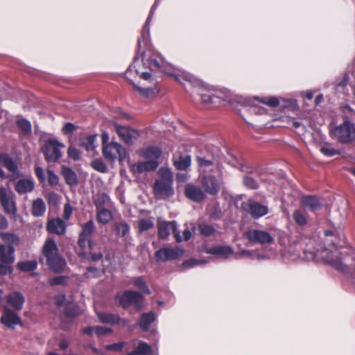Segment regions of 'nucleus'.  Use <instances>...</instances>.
Returning <instances> with one entry per match:
<instances>
[{
    "mask_svg": "<svg viewBox=\"0 0 355 355\" xmlns=\"http://www.w3.org/2000/svg\"><path fill=\"white\" fill-rule=\"evenodd\" d=\"M313 241H310L307 248L305 250L306 253L312 255L311 259L316 261H322L329 264L334 269L339 270L343 273H347L350 271V267L345 261L344 259L334 254V253L327 248H323L319 245L317 248L312 250Z\"/></svg>",
    "mask_w": 355,
    "mask_h": 355,
    "instance_id": "nucleus-1",
    "label": "nucleus"
},
{
    "mask_svg": "<svg viewBox=\"0 0 355 355\" xmlns=\"http://www.w3.org/2000/svg\"><path fill=\"white\" fill-rule=\"evenodd\" d=\"M82 231L79 234L78 245L82 251L79 252V255L83 258L91 259L92 261H98L101 259L103 255L101 253H92L91 252L92 248V242L90 236L94 231V223L92 220L81 225Z\"/></svg>",
    "mask_w": 355,
    "mask_h": 355,
    "instance_id": "nucleus-2",
    "label": "nucleus"
},
{
    "mask_svg": "<svg viewBox=\"0 0 355 355\" xmlns=\"http://www.w3.org/2000/svg\"><path fill=\"white\" fill-rule=\"evenodd\" d=\"M42 257L46 259L47 265L54 272H61L66 267V261L59 254L58 245L52 238H47L45 241Z\"/></svg>",
    "mask_w": 355,
    "mask_h": 355,
    "instance_id": "nucleus-3",
    "label": "nucleus"
},
{
    "mask_svg": "<svg viewBox=\"0 0 355 355\" xmlns=\"http://www.w3.org/2000/svg\"><path fill=\"white\" fill-rule=\"evenodd\" d=\"M159 178L154 184V193L157 198H166L173 195V173L170 169L161 168L159 170Z\"/></svg>",
    "mask_w": 355,
    "mask_h": 355,
    "instance_id": "nucleus-4",
    "label": "nucleus"
},
{
    "mask_svg": "<svg viewBox=\"0 0 355 355\" xmlns=\"http://www.w3.org/2000/svg\"><path fill=\"white\" fill-rule=\"evenodd\" d=\"M330 136L342 144H349L355 141V123L349 119L332 128Z\"/></svg>",
    "mask_w": 355,
    "mask_h": 355,
    "instance_id": "nucleus-5",
    "label": "nucleus"
},
{
    "mask_svg": "<svg viewBox=\"0 0 355 355\" xmlns=\"http://www.w3.org/2000/svg\"><path fill=\"white\" fill-rule=\"evenodd\" d=\"M139 65L140 62L137 60H135L133 63L129 67L128 70L125 71V77L128 81H130L132 83L134 89L136 91H137L140 95L145 97H149L153 94V89L150 88H143L132 83L131 76L134 73H135L139 78H141L144 80H149L151 77V73L149 72L140 73L137 69V67H139Z\"/></svg>",
    "mask_w": 355,
    "mask_h": 355,
    "instance_id": "nucleus-6",
    "label": "nucleus"
},
{
    "mask_svg": "<svg viewBox=\"0 0 355 355\" xmlns=\"http://www.w3.org/2000/svg\"><path fill=\"white\" fill-rule=\"evenodd\" d=\"M119 304L126 309L130 305H134L137 310H141L143 307L144 296L133 291H127L122 294L116 296Z\"/></svg>",
    "mask_w": 355,
    "mask_h": 355,
    "instance_id": "nucleus-7",
    "label": "nucleus"
},
{
    "mask_svg": "<svg viewBox=\"0 0 355 355\" xmlns=\"http://www.w3.org/2000/svg\"><path fill=\"white\" fill-rule=\"evenodd\" d=\"M157 235L161 239L168 238L172 232L177 242L182 241L180 232L177 230V223L175 221H166L161 218L157 220Z\"/></svg>",
    "mask_w": 355,
    "mask_h": 355,
    "instance_id": "nucleus-8",
    "label": "nucleus"
},
{
    "mask_svg": "<svg viewBox=\"0 0 355 355\" xmlns=\"http://www.w3.org/2000/svg\"><path fill=\"white\" fill-rule=\"evenodd\" d=\"M64 147V144L60 143L58 140L49 139L45 142L42 150L46 161L55 162L61 157L60 149Z\"/></svg>",
    "mask_w": 355,
    "mask_h": 355,
    "instance_id": "nucleus-9",
    "label": "nucleus"
},
{
    "mask_svg": "<svg viewBox=\"0 0 355 355\" xmlns=\"http://www.w3.org/2000/svg\"><path fill=\"white\" fill-rule=\"evenodd\" d=\"M103 155L106 159L111 162H114L116 159L121 162L126 157V150L121 144L111 142L103 146Z\"/></svg>",
    "mask_w": 355,
    "mask_h": 355,
    "instance_id": "nucleus-10",
    "label": "nucleus"
},
{
    "mask_svg": "<svg viewBox=\"0 0 355 355\" xmlns=\"http://www.w3.org/2000/svg\"><path fill=\"white\" fill-rule=\"evenodd\" d=\"M0 202L5 212L15 216L17 213L16 203L14 200V193L4 187H0Z\"/></svg>",
    "mask_w": 355,
    "mask_h": 355,
    "instance_id": "nucleus-11",
    "label": "nucleus"
},
{
    "mask_svg": "<svg viewBox=\"0 0 355 355\" xmlns=\"http://www.w3.org/2000/svg\"><path fill=\"white\" fill-rule=\"evenodd\" d=\"M241 208L253 218H260L268 214V207L252 200L242 202Z\"/></svg>",
    "mask_w": 355,
    "mask_h": 355,
    "instance_id": "nucleus-12",
    "label": "nucleus"
},
{
    "mask_svg": "<svg viewBox=\"0 0 355 355\" xmlns=\"http://www.w3.org/2000/svg\"><path fill=\"white\" fill-rule=\"evenodd\" d=\"M184 254V250L180 247L162 248L156 251L155 257L157 260L166 261L168 260L177 259Z\"/></svg>",
    "mask_w": 355,
    "mask_h": 355,
    "instance_id": "nucleus-13",
    "label": "nucleus"
},
{
    "mask_svg": "<svg viewBox=\"0 0 355 355\" xmlns=\"http://www.w3.org/2000/svg\"><path fill=\"white\" fill-rule=\"evenodd\" d=\"M200 184L206 193L215 196L219 192L223 182L214 175H204Z\"/></svg>",
    "mask_w": 355,
    "mask_h": 355,
    "instance_id": "nucleus-14",
    "label": "nucleus"
},
{
    "mask_svg": "<svg viewBox=\"0 0 355 355\" xmlns=\"http://www.w3.org/2000/svg\"><path fill=\"white\" fill-rule=\"evenodd\" d=\"M245 236L249 241L259 244H270L272 243V236L266 231L259 230H252L245 233Z\"/></svg>",
    "mask_w": 355,
    "mask_h": 355,
    "instance_id": "nucleus-15",
    "label": "nucleus"
},
{
    "mask_svg": "<svg viewBox=\"0 0 355 355\" xmlns=\"http://www.w3.org/2000/svg\"><path fill=\"white\" fill-rule=\"evenodd\" d=\"M119 137L126 143H131L139 137L138 130L128 126H121L117 123L113 125Z\"/></svg>",
    "mask_w": 355,
    "mask_h": 355,
    "instance_id": "nucleus-16",
    "label": "nucleus"
},
{
    "mask_svg": "<svg viewBox=\"0 0 355 355\" xmlns=\"http://www.w3.org/2000/svg\"><path fill=\"white\" fill-rule=\"evenodd\" d=\"M1 322L7 327L11 328L15 325L20 324L21 319L16 311L11 310L6 306H3V312Z\"/></svg>",
    "mask_w": 355,
    "mask_h": 355,
    "instance_id": "nucleus-17",
    "label": "nucleus"
},
{
    "mask_svg": "<svg viewBox=\"0 0 355 355\" xmlns=\"http://www.w3.org/2000/svg\"><path fill=\"white\" fill-rule=\"evenodd\" d=\"M185 196L194 202H201L206 198L205 193L199 187L188 184L184 188Z\"/></svg>",
    "mask_w": 355,
    "mask_h": 355,
    "instance_id": "nucleus-18",
    "label": "nucleus"
},
{
    "mask_svg": "<svg viewBox=\"0 0 355 355\" xmlns=\"http://www.w3.org/2000/svg\"><path fill=\"white\" fill-rule=\"evenodd\" d=\"M158 167V164L153 162H138L130 166V171L134 174L154 171Z\"/></svg>",
    "mask_w": 355,
    "mask_h": 355,
    "instance_id": "nucleus-19",
    "label": "nucleus"
},
{
    "mask_svg": "<svg viewBox=\"0 0 355 355\" xmlns=\"http://www.w3.org/2000/svg\"><path fill=\"white\" fill-rule=\"evenodd\" d=\"M98 317L103 323L116 324L122 327H126L129 322L127 319L120 318L116 314L100 313L98 314Z\"/></svg>",
    "mask_w": 355,
    "mask_h": 355,
    "instance_id": "nucleus-20",
    "label": "nucleus"
},
{
    "mask_svg": "<svg viewBox=\"0 0 355 355\" xmlns=\"http://www.w3.org/2000/svg\"><path fill=\"white\" fill-rule=\"evenodd\" d=\"M46 230L51 233L63 235L66 232L65 222L58 218H52L47 222Z\"/></svg>",
    "mask_w": 355,
    "mask_h": 355,
    "instance_id": "nucleus-21",
    "label": "nucleus"
},
{
    "mask_svg": "<svg viewBox=\"0 0 355 355\" xmlns=\"http://www.w3.org/2000/svg\"><path fill=\"white\" fill-rule=\"evenodd\" d=\"M138 153L146 161L153 162L159 164L158 159L162 155V151L158 148L149 147L140 150Z\"/></svg>",
    "mask_w": 355,
    "mask_h": 355,
    "instance_id": "nucleus-22",
    "label": "nucleus"
},
{
    "mask_svg": "<svg viewBox=\"0 0 355 355\" xmlns=\"http://www.w3.org/2000/svg\"><path fill=\"white\" fill-rule=\"evenodd\" d=\"M6 302L16 311H20L23 308L25 299L21 293L13 292L6 296Z\"/></svg>",
    "mask_w": 355,
    "mask_h": 355,
    "instance_id": "nucleus-23",
    "label": "nucleus"
},
{
    "mask_svg": "<svg viewBox=\"0 0 355 355\" xmlns=\"http://www.w3.org/2000/svg\"><path fill=\"white\" fill-rule=\"evenodd\" d=\"M15 248L10 245H0V261L3 263H12L15 261Z\"/></svg>",
    "mask_w": 355,
    "mask_h": 355,
    "instance_id": "nucleus-24",
    "label": "nucleus"
},
{
    "mask_svg": "<svg viewBox=\"0 0 355 355\" xmlns=\"http://www.w3.org/2000/svg\"><path fill=\"white\" fill-rule=\"evenodd\" d=\"M206 252L209 254L218 255L227 259L234 253V250L229 245H215L208 248Z\"/></svg>",
    "mask_w": 355,
    "mask_h": 355,
    "instance_id": "nucleus-25",
    "label": "nucleus"
},
{
    "mask_svg": "<svg viewBox=\"0 0 355 355\" xmlns=\"http://www.w3.org/2000/svg\"><path fill=\"white\" fill-rule=\"evenodd\" d=\"M1 162L3 166H5L9 171L12 173V179L17 178L20 176L18 171L17 164L10 157L7 155L3 156L0 158Z\"/></svg>",
    "mask_w": 355,
    "mask_h": 355,
    "instance_id": "nucleus-26",
    "label": "nucleus"
},
{
    "mask_svg": "<svg viewBox=\"0 0 355 355\" xmlns=\"http://www.w3.org/2000/svg\"><path fill=\"white\" fill-rule=\"evenodd\" d=\"M34 189V182L28 179L19 180L15 184V189L19 194L31 192Z\"/></svg>",
    "mask_w": 355,
    "mask_h": 355,
    "instance_id": "nucleus-27",
    "label": "nucleus"
},
{
    "mask_svg": "<svg viewBox=\"0 0 355 355\" xmlns=\"http://www.w3.org/2000/svg\"><path fill=\"white\" fill-rule=\"evenodd\" d=\"M302 204L309 208L312 211H316L322 207V203L320 200L313 196H306L302 198Z\"/></svg>",
    "mask_w": 355,
    "mask_h": 355,
    "instance_id": "nucleus-28",
    "label": "nucleus"
},
{
    "mask_svg": "<svg viewBox=\"0 0 355 355\" xmlns=\"http://www.w3.org/2000/svg\"><path fill=\"white\" fill-rule=\"evenodd\" d=\"M218 106L227 103H234L236 101V96L230 90H223L218 92Z\"/></svg>",
    "mask_w": 355,
    "mask_h": 355,
    "instance_id": "nucleus-29",
    "label": "nucleus"
},
{
    "mask_svg": "<svg viewBox=\"0 0 355 355\" xmlns=\"http://www.w3.org/2000/svg\"><path fill=\"white\" fill-rule=\"evenodd\" d=\"M66 183L70 186H76L78 184V177L76 173L70 168L63 166L61 171Z\"/></svg>",
    "mask_w": 355,
    "mask_h": 355,
    "instance_id": "nucleus-30",
    "label": "nucleus"
},
{
    "mask_svg": "<svg viewBox=\"0 0 355 355\" xmlns=\"http://www.w3.org/2000/svg\"><path fill=\"white\" fill-rule=\"evenodd\" d=\"M191 157L189 155H180L177 158L173 157V165L176 169L185 171L191 166Z\"/></svg>",
    "mask_w": 355,
    "mask_h": 355,
    "instance_id": "nucleus-31",
    "label": "nucleus"
},
{
    "mask_svg": "<svg viewBox=\"0 0 355 355\" xmlns=\"http://www.w3.org/2000/svg\"><path fill=\"white\" fill-rule=\"evenodd\" d=\"M155 320V316L153 312L146 313L141 315L138 320V324L143 331H147Z\"/></svg>",
    "mask_w": 355,
    "mask_h": 355,
    "instance_id": "nucleus-32",
    "label": "nucleus"
},
{
    "mask_svg": "<svg viewBox=\"0 0 355 355\" xmlns=\"http://www.w3.org/2000/svg\"><path fill=\"white\" fill-rule=\"evenodd\" d=\"M46 211V205L41 198H37L33 202L32 214L34 216H42Z\"/></svg>",
    "mask_w": 355,
    "mask_h": 355,
    "instance_id": "nucleus-33",
    "label": "nucleus"
},
{
    "mask_svg": "<svg viewBox=\"0 0 355 355\" xmlns=\"http://www.w3.org/2000/svg\"><path fill=\"white\" fill-rule=\"evenodd\" d=\"M97 221L102 224H107L112 219V212L105 208L98 210L96 214Z\"/></svg>",
    "mask_w": 355,
    "mask_h": 355,
    "instance_id": "nucleus-34",
    "label": "nucleus"
},
{
    "mask_svg": "<svg viewBox=\"0 0 355 355\" xmlns=\"http://www.w3.org/2000/svg\"><path fill=\"white\" fill-rule=\"evenodd\" d=\"M177 81L180 82L181 84L183 83V80L189 83L192 85H198V80L193 77L191 73L185 71H182L180 73L175 76Z\"/></svg>",
    "mask_w": 355,
    "mask_h": 355,
    "instance_id": "nucleus-35",
    "label": "nucleus"
},
{
    "mask_svg": "<svg viewBox=\"0 0 355 355\" xmlns=\"http://www.w3.org/2000/svg\"><path fill=\"white\" fill-rule=\"evenodd\" d=\"M135 355H153V351L150 345L144 342H140L132 352Z\"/></svg>",
    "mask_w": 355,
    "mask_h": 355,
    "instance_id": "nucleus-36",
    "label": "nucleus"
},
{
    "mask_svg": "<svg viewBox=\"0 0 355 355\" xmlns=\"http://www.w3.org/2000/svg\"><path fill=\"white\" fill-rule=\"evenodd\" d=\"M154 226L153 218H140L137 221V227L139 232L147 231Z\"/></svg>",
    "mask_w": 355,
    "mask_h": 355,
    "instance_id": "nucleus-37",
    "label": "nucleus"
},
{
    "mask_svg": "<svg viewBox=\"0 0 355 355\" xmlns=\"http://www.w3.org/2000/svg\"><path fill=\"white\" fill-rule=\"evenodd\" d=\"M201 101L206 106H218V98L216 95H211L209 93L201 94Z\"/></svg>",
    "mask_w": 355,
    "mask_h": 355,
    "instance_id": "nucleus-38",
    "label": "nucleus"
},
{
    "mask_svg": "<svg viewBox=\"0 0 355 355\" xmlns=\"http://www.w3.org/2000/svg\"><path fill=\"white\" fill-rule=\"evenodd\" d=\"M0 237L4 241L6 245H12L19 243V239L14 234L10 233H0Z\"/></svg>",
    "mask_w": 355,
    "mask_h": 355,
    "instance_id": "nucleus-39",
    "label": "nucleus"
},
{
    "mask_svg": "<svg viewBox=\"0 0 355 355\" xmlns=\"http://www.w3.org/2000/svg\"><path fill=\"white\" fill-rule=\"evenodd\" d=\"M96 139L95 135H91L83 138L80 141V145L84 147L87 150H93L95 148L94 142Z\"/></svg>",
    "mask_w": 355,
    "mask_h": 355,
    "instance_id": "nucleus-40",
    "label": "nucleus"
},
{
    "mask_svg": "<svg viewBox=\"0 0 355 355\" xmlns=\"http://www.w3.org/2000/svg\"><path fill=\"white\" fill-rule=\"evenodd\" d=\"M132 283L135 286L139 288L143 293L146 294H150V291L148 289L145 280L142 277H135L132 280Z\"/></svg>",
    "mask_w": 355,
    "mask_h": 355,
    "instance_id": "nucleus-41",
    "label": "nucleus"
},
{
    "mask_svg": "<svg viewBox=\"0 0 355 355\" xmlns=\"http://www.w3.org/2000/svg\"><path fill=\"white\" fill-rule=\"evenodd\" d=\"M321 153L327 156V157H333L337 155H340V150L334 148L331 144H325L320 148Z\"/></svg>",
    "mask_w": 355,
    "mask_h": 355,
    "instance_id": "nucleus-42",
    "label": "nucleus"
},
{
    "mask_svg": "<svg viewBox=\"0 0 355 355\" xmlns=\"http://www.w3.org/2000/svg\"><path fill=\"white\" fill-rule=\"evenodd\" d=\"M257 100L259 102L271 107H275L278 106L279 104V99L277 97L274 96H266L260 98H257Z\"/></svg>",
    "mask_w": 355,
    "mask_h": 355,
    "instance_id": "nucleus-43",
    "label": "nucleus"
},
{
    "mask_svg": "<svg viewBox=\"0 0 355 355\" xmlns=\"http://www.w3.org/2000/svg\"><path fill=\"white\" fill-rule=\"evenodd\" d=\"M117 234L121 236H125L130 231V226L125 222H119L114 225Z\"/></svg>",
    "mask_w": 355,
    "mask_h": 355,
    "instance_id": "nucleus-44",
    "label": "nucleus"
},
{
    "mask_svg": "<svg viewBox=\"0 0 355 355\" xmlns=\"http://www.w3.org/2000/svg\"><path fill=\"white\" fill-rule=\"evenodd\" d=\"M103 273V271L102 270L94 267H89L87 268L84 275L87 279L98 278L101 277Z\"/></svg>",
    "mask_w": 355,
    "mask_h": 355,
    "instance_id": "nucleus-45",
    "label": "nucleus"
},
{
    "mask_svg": "<svg viewBox=\"0 0 355 355\" xmlns=\"http://www.w3.org/2000/svg\"><path fill=\"white\" fill-rule=\"evenodd\" d=\"M17 267L22 271H32L37 268V263L35 261H32L19 262L17 263Z\"/></svg>",
    "mask_w": 355,
    "mask_h": 355,
    "instance_id": "nucleus-46",
    "label": "nucleus"
},
{
    "mask_svg": "<svg viewBox=\"0 0 355 355\" xmlns=\"http://www.w3.org/2000/svg\"><path fill=\"white\" fill-rule=\"evenodd\" d=\"M198 230L200 234L205 236H211L216 232V230L211 225L205 223L199 225Z\"/></svg>",
    "mask_w": 355,
    "mask_h": 355,
    "instance_id": "nucleus-47",
    "label": "nucleus"
},
{
    "mask_svg": "<svg viewBox=\"0 0 355 355\" xmlns=\"http://www.w3.org/2000/svg\"><path fill=\"white\" fill-rule=\"evenodd\" d=\"M293 218L300 225H305L307 223L306 217L301 210L295 211L293 214Z\"/></svg>",
    "mask_w": 355,
    "mask_h": 355,
    "instance_id": "nucleus-48",
    "label": "nucleus"
},
{
    "mask_svg": "<svg viewBox=\"0 0 355 355\" xmlns=\"http://www.w3.org/2000/svg\"><path fill=\"white\" fill-rule=\"evenodd\" d=\"M17 124L24 133L30 134L31 132V125L28 121L21 119L17 121Z\"/></svg>",
    "mask_w": 355,
    "mask_h": 355,
    "instance_id": "nucleus-49",
    "label": "nucleus"
},
{
    "mask_svg": "<svg viewBox=\"0 0 355 355\" xmlns=\"http://www.w3.org/2000/svg\"><path fill=\"white\" fill-rule=\"evenodd\" d=\"M91 165L94 169L101 173H104L107 171V166L101 159H94L92 162Z\"/></svg>",
    "mask_w": 355,
    "mask_h": 355,
    "instance_id": "nucleus-50",
    "label": "nucleus"
},
{
    "mask_svg": "<svg viewBox=\"0 0 355 355\" xmlns=\"http://www.w3.org/2000/svg\"><path fill=\"white\" fill-rule=\"evenodd\" d=\"M64 311L66 315L71 318H74L80 313L78 308L74 304L67 305Z\"/></svg>",
    "mask_w": 355,
    "mask_h": 355,
    "instance_id": "nucleus-51",
    "label": "nucleus"
},
{
    "mask_svg": "<svg viewBox=\"0 0 355 355\" xmlns=\"http://www.w3.org/2000/svg\"><path fill=\"white\" fill-rule=\"evenodd\" d=\"M243 184L245 187L251 189H256L258 188V183L250 176L244 177Z\"/></svg>",
    "mask_w": 355,
    "mask_h": 355,
    "instance_id": "nucleus-52",
    "label": "nucleus"
},
{
    "mask_svg": "<svg viewBox=\"0 0 355 355\" xmlns=\"http://www.w3.org/2000/svg\"><path fill=\"white\" fill-rule=\"evenodd\" d=\"M112 332V329H110L109 327H100V326L94 327V333L98 336L107 335V334H111Z\"/></svg>",
    "mask_w": 355,
    "mask_h": 355,
    "instance_id": "nucleus-53",
    "label": "nucleus"
},
{
    "mask_svg": "<svg viewBox=\"0 0 355 355\" xmlns=\"http://www.w3.org/2000/svg\"><path fill=\"white\" fill-rule=\"evenodd\" d=\"M67 280V277L58 276L49 279V284L51 286L64 284Z\"/></svg>",
    "mask_w": 355,
    "mask_h": 355,
    "instance_id": "nucleus-54",
    "label": "nucleus"
},
{
    "mask_svg": "<svg viewBox=\"0 0 355 355\" xmlns=\"http://www.w3.org/2000/svg\"><path fill=\"white\" fill-rule=\"evenodd\" d=\"M48 182L50 185L55 186L59 182L58 177L51 171H47Z\"/></svg>",
    "mask_w": 355,
    "mask_h": 355,
    "instance_id": "nucleus-55",
    "label": "nucleus"
},
{
    "mask_svg": "<svg viewBox=\"0 0 355 355\" xmlns=\"http://www.w3.org/2000/svg\"><path fill=\"white\" fill-rule=\"evenodd\" d=\"M68 155L70 158L77 160L80 157V151L73 146H70L68 149Z\"/></svg>",
    "mask_w": 355,
    "mask_h": 355,
    "instance_id": "nucleus-56",
    "label": "nucleus"
},
{
    "mask_svg": "<svg viewBox=\"0 0 355 355\" xmlns=\"http://www.w3.org/2000/svg\"><path fill=\"white\" fill-rule=\"evenodd\" d=\"M125 345V343L124 342L108 345L105 346V349L107 350L121 351Z\"/></svg>",
    "mask_w": 355,
    "mask_h": 355,
    "instance_id": "nucleus-57",
    "label": "nucleus"
},
{
    "mask_svg": "<svg viewBox=\"0 0 355 355\" xmlns=\"http://www.w3.org/2000/svg\"><path fill=\"white\" fill-rule=\"evenodd\" d=\"M76 129V126L71 123H67L62 128V132L65 135L73 132Z\"/></svg>",
    "mask_w": 355,
    "mask_h": 355,
    "instance_id": "nucleus-58",
    "label": "nucleus"
},
{
    "mask_svg": "<svg viewBox=\"0 0 355 355\" xmlns=\"http://www.w3.org/2000/svg\"><path fill=\"white\" fill-rule=\"evenodd\" d=\"M72 214V207L69 204H66L64 207L63 218L68 220Z\"/></svg>",
    "mask_w": 355,
    "mask_h": 355,
    "instance_id": "nucleus-59",
    "label": "nucleus"
},
{
    "mask_svg": "<svg viewBox=\"0 0 355 355\" xmlns=\"http://www.w3.org/2000/svg\"><path fill=\"white\" fill-rule=\"evenodd\" d=\"M197 160L200 166H209L212 165V162L211 160H208L202 157H198Z\"/></svg>",
    "mask_w": 355,
    "mask_h": 355,
    "instance_id": "nucleus-60",
    "label": "nucleus"
},
{
    "mask_svg": "<svg viewBox=\"0 0 355 355\" xmlns=\"http://www.w3.org/2000/svg\"><path fill=\"white\" fill-rule=\"evenodd\" d=\"M8 226V220L2 214H0V229L5 230Z\"/></svg>",
    "mask_w": 355,
    "mask_h": 355,
    "instance_id": "nucleus-61",
    "label": "nucleus"
},
{
    "mask_svg": "<svg viewBox=\"0 0 355 355\" xmlns=\"http://www.w3.org/2000/svg\"><path fill=\"white\" fill-rule=\"evenodd\" d=\"M35 174H36L37 177L40 180H44V171H43L42 168L37 166H35Z\"/></svg>",
    "mask_w": 355,
    "mask_h": 355,
    "instance_id": "nucleus-62",
    "label": "nucleus"
},
{
    "mask_svg": "<svg viewBox=\"0 0 355 355\" xmlns=\"http://www.w3.org/2000/svg\"><path fill=\"white\" fill-rule=\"evenodd\" d=\"M6 263H1L0 264V275H4L8 273L10 271V269L8 266H6Z\"/></svg>",
    "mask_w": 355,
    "mask_h": 355,
    "instance_id": "nucleus-63",
    "label": "nucleus"
},
{
    "mask_svg": "<svg viewBox=\"0 0 355 355\" xmlns=\"http://www.w3.org/2000/svg\"><path fill=\"white\" fill-rule=\"evenodd\" d=\"M191 236L190 230L187 228L183 231L182 236H181L182 241H188Z\"/></svg>",
    "mask_w": 355,
    "mask_h": 355,
    "instance_id": "nucleus-64",
    "label": "nucleus"
}]
</instances>
